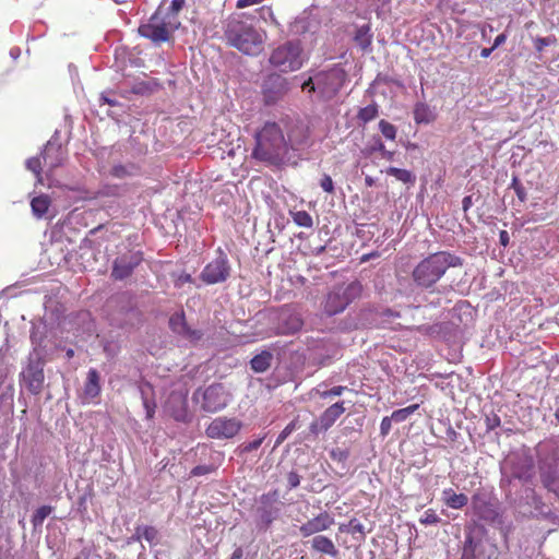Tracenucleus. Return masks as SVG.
<instances>
[{
	"mask_svg": "<svg viewBox=\"0 0 559 559\" xmlns=\"http://www.w3.org/2000/svg\"><path fill=\"white\" fill-rule=\"evenodd\" d=\"M138 538H144L151 546L159 543V533L154 526H142L136 528Z\"/></svg>",
	"mask_w": 559,
	"mask_h": 559,
	"instance_id": "obj_36",
	"label": "nucleus"
},
{
	"mask_svg": "<svg viewBox=\"0 0 559 559\" xmlns=\"http://www.w3.org/2000/svg\"><path fill=\"white\" fill-rule=\"evenodd\" d=\"M500 472V488L507 498H511L516 480L526 484L532 479L534 475L533 460L523 452H511L501 462Z\"/></svg>",
	"mask_w": 559,
	"mask_h": 559,
	"instance_id": "obj_6",
	"label": "nucleus"
},
{
	"mask_svg": "<svg viewBox=\"0 0 559 559\" xmlns=\"http://www.w3.org/2000/svg\"><path fill=\"white\" fill-rule=\"evenodd\" d=\"M201 409L206 413H217L224 409L230 402V394L222 383H213L202 390L199 388L193 393V400L200 402Z\"/></svg>",
	"mask_w": 559,
	"mask_h": 559,
	"instance_id": "obj_12",
	"label": "nucleus"
},
{
	"mask_svg": "<svg viewBox=\"0 0 559 559\" xmlns=\"http://www.w3.org/2000/svg\"><path fill=\"white\" fill-rule=\"evenodd\" d=\"M386 174L395 177L399 181H402L404 183L413 185L416 181V176L407 169H401L397 167H389L386 169Z\"/></svg>",
	"mask_w": 559,
	"mask_h": 559,
	"instance_id": "obj_38",
	"label": "nucleus"
},
{
	"mask_svg": "<svg viewBox=\"0 0 559 559\" xmlns=\"http://www.w3.org/2000/svg\"><path fill=\"white\" fill-rule=\"evenodd\" d=\"M273 358L274 357L271 352L263 350L251 358L250 367L255 373H263L270 369Z\"/></svg>",
	"mask_w": 559,
	"mask_h": 559,
	"instance_id": "obj_30",
	"label": "nucleus"
},
{
	"mask_svg": "<svg viewBox=\"0 0 559 559\" xmlns=\"http://www.w3.org/2000/svg\"><path fill=\"white\" fill-rule=\"evenodd\" d=\"M193 278L190 274L188 273H182L179 275L178 280H177V283H176V286L180 287L182 286L183 284L186 283H192Z\"/></svg>",
	"mask_w": 559,
	"mask_h": 559,
	"instance_id": "obj_63",
	"label": "nucleus"
},
{
	"mask_svg": "<svg viewBox=\"0 0 559 559\" xmlns=\"http://www.w3.org/2000/svg\"><path fill=\"white\" fill-rule=\"evenodd\" d=\"M100 391V374L96 369L91 368L87 371L82 399L87 403L94 402L99 396Z\"/></svg>",
	"mask_w": 559,
	"mask_h": 559,
	"instance_id": "obj_26",
	"label": "nucleus"
},
{
	"mask_svg": "<svg viewBox=\"0 0 559 559\" xmlns=\"http://www.w3.org/2000/svg\"><path fill=\"white\" fill-rule=\"evenodd\" d=\"M414 120L418 124H428L436 119L433 109L424 102H418L414 107Z\"/></svg>",
	"mask_w": 559,
	"mask_h": 559,
	"instance_id": "obj_29",
	"label": "nucleus"
},
{
	"mask_svg": "<svg viewBox=\"0 0 559 559\" xmlns=\"http://www.w3.org/2000/svg\"><path fill=\"white\" fill-rule=\"evenodd\" d=\"M52 510L53 508L50 506H41L34 512L31 519L34 530L43 526L44 521L51 514Z\"/></svg>",
	"mask_w": 559,
	"mask_h": 559,
	"instance_id": "obj_37",
	"label": "nucleus"
},
{
	"mask_svg": "<svg viewBox=\"0 0 559 559\" xmlns=\"http://www.w3.org/2000/svg\"><path fill=\"white\" fill-rule=\"evenodd\" d=\"M321 189L326 192V193H330V194H333L334 193V182L331 178L330 175L328 174H324L322 176V178L320 179V182H319Z\"/></svg>",
	"mask_w": 559,
	"mask_h": 559,
	"instance_id": "obj_51",
	"label": "nucleus"
},
{
	"mask_svg": "<svg viewBox=\"0 0 559 559\" xmlns=\"http://www.w3.org/2000/svg\"><path fill=\"white\" fill-rule=\"evenodd\" d=\"M287 481L288 489L297 488L300 485V476L295 471H292L287 475Z\"/></svg>",
	"mask_w": 559,
	"mask_h": 559,
	"instance_id": "obj_57",
	"label": "nucleus"
},
{
	"mask_svg": "<svg viewBox=\"0 0 559 559\" xmlns=\"http://www.w3.org/2000/svg\"><path fill=\"white\" fill-rule=\"evenodd\" d=\"M320 19L309 11H304L289 24V34L300 36L305 40L313 41L316 35L320 31Z\"/></svg>",
	"mask_w": 559,
	"mask_h": 559,
	"instance_id": "obj_18",
	"label": "nucleus"
},
{
	"mask_svg": "<svg viewBox=\"0 0 559 559\" xmlns=\"http://www.w3.org/2000/svg\"><path fill=\"white\" fill-rule=\"evenodd\" d=\"M224 36L229 46L248 56H258L264 47L265 33L241 16L227 20Z\"/></svg>",
	"mask_w": 559,
	"mask_h": 559,
	"instance_id": "obj_2",
	"label": "nucleus"
},
{
	"mask_svg": "<svg viewBox=\"0 0 559 559\" xmlns=\"http://www.w3.org/2000/svg\"><path fill=\"white\" fill-rule=\"evenodd\" d=\"M348 451L335 449L331 451V457L338 462H345L348 459Z\"/></svg>",
	"mask_w": 559,
	"mask_h": 559,
	"instance_id": "obj_59",
	"label": "nucleus"
},
{
	"mask_svg": "<svg viewBox=\"0 0 559 559\" xmlns=\"http://www.w3.org/2000/svg\"><path fill=\"white\" fill-rule=\"evenodd\" d=\"M419 407L418 404H413L404 408L396 409L392 413L391 418L395 423H403L412 414L415 413Z\"/></svg>",
	"mask_w": 559,
	"mask_h": 559,
	"instance_id": "obj_42",
	"label": "nucleus"
},
{
	"mask_svg": "<svg viewBox=\"0 0 559 559\" xmlns=\"http://www.w3.org/2000/svg\"><path fill=\"white\" fill-rule=\"evenodd\" d=\"M311 544V549L318 554L326 555L332 558H336L338 556V549L331 538L324 535H316L309 542Z\"/></svg>",
	"mask_w": 559,
	"mask_h": 559,
	"instance_id": "obj_27",
	"label": "nucleus"
},
{
	"mask_svg": "<svg viewBox=\"0 0 559 559\" xmlns=\"http://www.w3.org/2000/svg\"><path fill=\"white\" fill-rule=\"evenodd\" d=\"M129 85L130 92L140 96H148L159 87V84L154 79H135Z\"/></svg>",
	"mask_w": 559,
	"mask_h": 559,
	"instance_id": "obj_28",
	"label": "nucleus"
},
{
	"mask_svg": "<svg viewBox=\"0 0 559 559\" xmlns=\"http://www.w3.org/2000/svg\"><path fill=\"white\" fill-rule=\"evenodd\" d=\"M347 80V73L342 64H333L329 68L312 72L302 83V91L316 94L320 100L333 99Z\"/></svg>",
	"mask_w": 559,
	"mask_h": 559,
	"instance_id": "obj_4",
	"label": "nucleus"
},
{
	"mask_svg": "<svg viewBox=\"0 0 559 559\" xmlns=\"http://www.w3.org/2000/svg\"><path fill=\"white\" fill-rule=\"evenodd\" d=\"M141 394H142L143 406H144V408L146 411V417L147 418H152L154 416V413H155L156 404H155V402L150 401L145 396L143 390H141Z\"/></svg>",
	"mask_w": 559,
	"mask_h": 559,
	"instance_id": "obj_52",
	"label": "nucleus"
},
{
	"mask_svg": "<svg viewBox=\"0 0 559 559\" xmlns=\"http://www.w3.org/2000/svg\"><path fill=\"white\" fill-rule=\"evenodd\" d=\"M535 452L543 486L559 497V437L538 442Z\"/></svg>",
	"mask_w": 559,
	"mask_h": 559,
	"instance_id": "obj_5",
	"label": "nucleus"
},
{
	"mask_svg": "<svg viewBox=\"0 0 559 559\" xmlns=\"http://www.w3.org/2000/svg\"><path fill=\"white\" fill-rule=\"evenodd\" d=\"M440 521V518L436 514V512L432 509H428L424 512L423 516L420 518L419 522L424 525H431L436 524Z\"/></svg>",
	"mask_w": 559,
	"mask_h": 559,
	"instance_id": "obj_50",
	"label": "nucleus"
},
{
	"mask_svg": "<svg viewBox=\"0 0 559 559\" xmlns=\"http://www.w3.org/2000/svg\"><path fill=\"white\" fill-rule=\"evenodd\" d=\"M354 41L361 50L366 51L372 43V33L369 24H364L356 28Z\"/></svg>",
	"mask_w": 559,
	"mask_h": 559,
	"instance_id": "obj_31",
	"label": "nucleus"
},
{
	"mask_svg": "<svg viewBox=\"0 0 559 559\" xmlns=\"http://www.w3.org/2000/svg\"><path fill=\"white\" fill-rule=\"evenodd\" d=\"M349 526H352L350 528V534L358 540V542H364L365 538H366V530H365V526L364 524H361L357 519H352L349 521Z\"/></svg>",
	"mask_w": 559,
	"mask_h": 559,
	"instance_id": "obj_45",
	"label": "nucleus"
},
{
	"mask_svg": "<svg viewBox=\"0 0 559 559\" xmlns=\"http://www.w3.org/2000/svg\"><path fill=\"white\" fill-rule=\"evenodd\" d=\"M384 148H385V146L379 136L373 138L372 143L370 145H368L369 153H374V152L381 153Z\"/></svg>",
	"mask_w": 559,
	"mask_h": 559,
	"instance_id": "obj_58",
	"label": "nucleus"
},
{
	"mask_svg": "<svg viewBox=\"0 0 559 559\" xmlns=\"http://www.w3.org/2000/svg\"><path fill=\"white\" fill-rule=\"evenodd\" d=\"M255 146L252 156L272 166L289 164L294 155L289 153L288 142L283 130L276 122H265L255 133Z\"/></svg>",
	"mask_w": 559,
	"mask_h": 559,
	"instance_id": "obj_1",
	"label": "nucleus"
},
{
	"mask_svg": "<svg viewBox=\"0 0 559 559\" xmlns=\"http://www.w3.org/2000/svg\"><path fill=\"white\" fill-rule=\"evenodd\" d=\"M345 412L344 402H337L328 407L319 417V419L311 425V430L314 432L326 431Z\"/></svg>",
	"mask_w": 559,
	"mask_h": 559,
	"instance_id": "obj_24",
	"label": "nucleus"
},
{
	"mask_svg": "<svg viewBox=\"0 0 559 559\" xmlns=\"http://www.w3.org/2000/svg\"><path fill=\"white\" fill-rule=\"evenodd\" d=\"M300 136L299 138H296L295 134H290L289 135V139H288V146H289V153L294 155V159L292 163H296L295 162V157H296V152H299L304 148H306L308 145H309V138L308 135L306 134V132H304L302 130L300 131Z\"/></svg>",
	"mask_w": 559,
	"mask_h": 559,
	"instance_id": "obj_35",
	"label": "nucleus"
},
{
	"mask_svg": "<svg viewBox=\"0 0 559 559\" xmlns=\"http://www.w3.org/2000/svg\"><path fill=\"white\" fill-rule=\"evenodd\" d=\"M294 430V424H289L287 425L283 431L280 433L278 438H277V443H281L282 441H284L287 436Z\"/></svg>",
	"mask_w": 559,
	"mask_h": 559,
	"instance_id": "obj_62",
	"label": "nucleus"
},
{
	"mask_svg": "<svg viewBox=\"0 0 559 559\" xmlns=\"http://www.w3.org/2000/svg\"><path fill=\"white\" fill-rule=\"evenodd\" d=\"M262 91L265 103L274 104L288 91V82L281 74L271 73L264 79Z\"/></svg>",
	"mask_w": 559,
	"mask_h": 559,
	"instance_id": "obj_21",
	"label": "nucleus"
},
{
	"mask_svg": "<svg viewBox=\"0 0 559 559\" xmlns=\"http://www.w3.org/2000/svg\"><path fill=\"white\" fill-rule=\"evenodd\" d=\"M185 0H173L168 8H164V15L171 21H178V13L185 5Z\"/></svg>",
	"mask_w": 559,
	"mask_h": 559,
	"instance_id": "obj_43",
	"label": "nucleus"
},
{
	"mask_svg": "<svg viewBox=\"0 0 559 559\" xmlns=\"http://www.w3.org/2000/svg\"><path fill=\"white\" fill-rule=\"evenodd\" d=\"M346 390V386L336 385L332 389H326L325 385H319L314 391L316 394L319 395L321 399H332L334 396H340L343 394V392Z\"/></svg>",
	"mask_w": 559,
	"mask_h": 559,
	"instance_id": "obj_41",
	"label": "nucleus"
},
{
	"mask_svg": "<svg viewBox=\"0 0 559 559\" xmlns=\"http://www.w3.org/2000/svg\"><path fill=\"white\" fill-rule=\"evenodd\" d=\"M116 310L110 314L112 325L120 329H133L142 323L143 314L133 298L122 294L115 298Z\"/></svg>",
	"mask_w": 559,
	"mask_h": 559,
	"instance_id": "obj_11",
	"label": "nucleus"
},
{
	"mask_svg": "<svg viewBox=\"0 0 559 559\" xmlns=\"http://www.w3.org/2000/svg\"><path fill=\"white\" fill-rule=\"evenodd\" d=\"M463 265V259L448 251L431 253L423 259L412 271V280L416 287L435 292L436 284L447 270Z\"/></svg>",
	"mask_w": 559,
	"mask_h": 559,
	"instance_id": "obj_3",
	"label": "nucleus"
},
{
	"mask_svg": "<svg viewBox=\"0 0 559 559\" xmlns=\"http://www.w3.org/2000/svg\"><path fill=\"white\" fill-rule=\"evenodd\" d=\"M241 428V421L236 418L217 417L206 428V436L212 439H229Z\"/></svg>",
	"mask_w": 559,
	"mask_h": 559,
	"instance_id": "obj_20",
	"label": "nucleus"
},
{
	"mask_svg": "<svg viewBox=\"0 0 559 559\" xmlns=\"http://www.w3.org/2000/svg\"><path fill=\"white\" fill-rule=\"evenodd\" d=\"M284 502L280 500L277 489L262 493L253 507L254 523L259 532H267L272 524L282 516Z\"/></svg>",
	"mask_w": 559,
	"mask_h": 559,
	"instance_id": "obj_8",
	"label": "nucleus"
},
{
	"mask_svg": "<svg viewBox=\"0 0 559 559\" xmlns=\"http://www.w3.org/2000/svg\"><path fill=\"white\" fill-rule=\"evenodd\" d=\"M290 216L299 227L311 228L313 226L312 216L307 211H290Z\"/></svg>",
	"mask_w": 559,
	"mask_h": 559,
	"instance_id": "obj_39",
	"label": "nucleus"
},
{
	"mask_svg": "<svg viewBox=\"0 0 559 559\" xmlns=\"http://www.w3.org/2000/svg\"><path fill=\"white\" fill-rule=\"evenodd\" d=\"M302 324L304 322L298 313L282 311L278 318L277 331L285 335L295 334L301 330Z\"/></svg>",
	"mask_w": 559,
	"mask_h": 559,
	"instance_id": "obj_25",
	"label": "nucleus"
},
{
	"mask_svg": "<svg viewBox=\"0 0 559 559\" xmlns=\"http://www.w3.org/2000/svg\"><path fill=\"white\" fill-rule=\"evenodd\" d=\"M471 508L479 520L493 523L499 518L497 499L487 490H477L471 500Z\"/></svg>",
	"mask_w": 559,
	"mask_h": 559,
	"instance_id": "obj_15",
	"label": "nucleus"
},
{
	"mask_svg": "<svg viewBox=\"0 0 559 559\" xmlns=\"http://www.w3.org/2000/svg\"><path fill=\"white\" fill-rule=\"evenodd\" d=\"M334 524V519L328 512H321L308 520L299 527L302 537L320 535V532L329 530Z\"/></svg>",
	"mask_w": 559,
	"mask_h": 559,
	"instance_id": "obj_23",
	"label": "nucleus"
},
{
	"mask_svg": "<svg viewBox=\"0 0 559 559\" xmlns=\"http://www.w3.org/2000/svg\"><path fill=\"white\" fill-rule=\"evenodd\" d=\"M478 27L480 29L481 37L484 40H487L489 34H491L495 31L493 26L487 23L479 24Z\"/></svg>",
	"mask_w": 559,
	"mask_h": 559,
	"instance_id": "obj_60",
	"label": "nucleus"
},
{
	"mask_svg": "<svg viewBox=\"0 0 559 559\" xmlns=\"http://www.w3.org/2000/svg\"><path fill=\"white\" fill-rule=\"evenodd\" d=\"M59 138L60 132L56 130L40 153L44 164L49 171L60 167L66 159L67 151L62 147Z\"/></svg>",
	"mask_w": 559,
	"mask_h": 559,
	"instance_id": "obj_19",
	"label": "nucleus"
},
{
	"mask_svg": "<svg viewBox=\"0 0 559 559\" xmlns=\"http://www.w3.org/2000/svg\"><path fill=\"white\" fill-rule=\"evenodd\" d=\"M499 242L502 247H507L510 243V236L507 230H500Z\"/></svg>",
	"mask_w": 559,
	"mask_h": 559,
	"instance_id": "obj_64",
	"label": "nucleus"
},
{
	"mask_svg": "<svg viewBox=\"0 0 559 559\" xmlns=\"http://www.w3.org/2000/svg\"><path fill=\"white\" fill-rule=\"evenodd\" d=\"M264 0H237L236 8L237 9H245V8H248V7L260 4Z\"/></svg>",
	"mask_w": 559,
	"mask_h": 559,
	"instance_id": "obj_61",
	"label": "nucleus"
},
{
	"mask_svg": "<svg viewBox=\"0 0 559 559\" xmlns=\"http://www.w3.org/2000/svg\"><path fill=\"white\" fill-rule=\"evenodd\" d=\"M443 501L449 508L462 509L468 503V497L464 493H456L453 489H444Z\"/></svg>",
	"mask_w": 559,
	"mask_h": 559,
	"instance_id": "obj_32",
	"label": "nucleus"
},
{
	"mask_svg": "<svg viewBox=\"0 0 559 559\" xmlns=\"http://www.w3.org/2000/svg\"><path fill=\"white\" fill-rule=\"evenodd\" d=\"M231 264L225 251L218 248L215 258L201 271L199 277L206 285L225 283L231 275Z\"/></svg>",
	"mask_w": 559,
	"mask_h": 559,
	"instance_id": "obj_13",
	"label": "nucleus"
},
{
	"mask_svg": "<svg viewBox=\"0 0 559 559\" xmlns=\"http://www.w3.org/2000/svg\"><path fill=\"white\" fill-rule=\"evenodd\" d=\"M379 114L378 105L371 104L364 108H360L357 115L358 120L362 121L364 123H367L369 121H372L377 118Z\"/></svg>",
	"mask_w": 559,
	"mask_h": 559,
	"instance_id": "obj_40",
	"label": "nucleus"
},
{
	"mask_svg": "<svg viewBox=\"0 0 559 559\" xmlns=\"http://www.w3.org/2000/svg\"><path fill=\"white\" fill-rule=\"evenodd\" d=\"M169 328L175 334L192 344H197L203 337L201 330L192 329L188 325L183 311L175 312L169 318Z\"/></svg>",
	"mask_w": 559,
	"mask_h": 559,
	"instance_id": "obj_22",
	"label": "nucleus"
},
{
	"mask_svg": "<svg viewBox=\"0 0 559 559\" xmlns=\"http://www.w3.org/2000/svg\"><path fill=\"white\" fill-rule=\"evenodd\" d=\"M485 425H486V430L491 431V430L500 427L501 419L496 413L491 412L490 414L486 415Z\"/></svg>",
	"mask_w": 559,
	"mask_h": 559,
	"instance_id": "obj_48",
	"label": "nucleus"
},
{
	"mask_svg": "<svg viewBox=\"0 0 559 559\" xmlns=\"http://www.w3.org/2000/svg\"><path fill=\"white\" fill-rule=\"evenodd\" d=\"M393 419L391 416L383 417L380 424V433L381 436L385 437L390 433L392 428Z\"/></svg>",
	"mask_w": 559,
	"mask_h": 559,
	"instance_id": "obj_54",
	"label": "nucleus"
},
{
	"mask_svg": "<svg viewBox=\"0 0 559 559\" xmlns=\"http://www.w3.org/2000/svg\"><path fill=\"white\" fill-rule=\"evenodd\" d=\"M49 205H50V200L45 194L35 197L31 201L32 212H33L34 216H36L37 218H41L46 215V213L48 212Z\"/></svg>",
	"mask_w": 559,
	"mask_h": 559,
	"instance_id": "obj_34",
	"label": "nucleus"
},
{
	"mask_svg": "<svg viewBox=\"0 0 559 559\" xmlns=\"http://www.w3.org/2000/svg\"><path fill=\"white\" fill-rule=\"evenodd\" d=\"M213 472V467L211 465H197L191 469L192 476H203Z\"/></svg>",
	"mask_w": 559,
	"mask_h": 559,
	"instance_id": "obj_55",
	"label": "nucleus"
},
{
	"mask_svg": "<svg viewBox=\"0 0 559 559\" xmlns=\"http://www.w3.org/2000/svg\"><path fill=\"white\" fill-rule=\"evenodd\" d=\"M263 439L264 438H258V439H254L250 442H246L241 445V452L242 453H249V452H252L254 450H258L262 442H263Z\"/></svg>",
	"mask_w": 559,
	"mask_h": 559,
	"instance_id": "obj_53",
	"label": "nucleus"
},
{
	"mask_svg": "<svg viewBox=\"0 0 559 559\" xmlns=\"http://www.w3.org/2000/svg\"><path fill=\"white\" fill-rule=\"evenodd\" d=\"M497 548L485 536L476 532L467 534L460 559H496Z\"/></svg>",
	"mask_w": 559,
	"mask_h": 559,
	"instance_id": "obj_14",
	"label": "nucleus"
},
{
	"mask_svg": "<svg viewBox=\"0 0 559 559\" xmlns=\"http://www.w3.org/2000/svg\"><path fill=\"white\" fill-rule=\"evenodd\" d=\"M179 25V21H171L164 15V7L160 4L151 17L139 26V34L155 44L165 43Z\"/></svg>",
	"mask_w": 559,
	"mask_h": 559,
	"instance_id": "obj_10",
	"label": "nucleus"
},
{
	"mask_svg": "<svg viewBox=\"0 0 559 559\" xmlns=\"http://www.w3.org/2000/svg\"><path fill=\"white\" fill-rule=\"evenodd\" d=\"M362 292V285L358 281L334 286L325 296L323 311L332 317L343 312L348 305L357 299Z\"/></svg>",
	"mask_w": 559,
	"mask_h": 559,
	"instance_id": "obj_9",
	"label": "nucleus"
},
{
	"mask_svg": "<svg viewBox=\"0 0 559 559\" xmlns=\"http://www.w3.org/2000/svg\"><path fill=\"white\" fill-rule=\"evenodd\" d=\"M143 261V252L138 251H128L120 255H118L112 261V267L110 276L115 281H124L130 277L134 270L142 263Z\"/></svg>",
	"mask_w": 559,
	"mask_h": 559,
	"instance_id": "obj_17",
	"label": "nucleus"
},
{
	"mask_svg": "<svg viewBox=\"0 0 559 559\" xmlns=\"http://www.w3.org/2000/svg\"><path fill=\"white\" fill-rule=\"evenodd\" d=\"M41 156L39 157H31L26 160V168L31 170L38 180H40V170H41Z\"/></svg>",
	"mask_w": 559,
	"mask_h": 559,
	"instance_id": "obj_46",
	"label": "nucleus"
},
{
	"mask_svg": "<svg viewBox=\"0 0 559 559\" xmlns=\"http://www.w3.org/2000/svg\"><path fill=\"white\" fill-rule=\"evenodd\" d=\"M510 188L514 190L516 197L521 202H524L527 198L526 190L524 186L521 183V181L518 179V177H513Z\"/></svg>",
	"mask_w": 559,
	"mask_h": 559,
	"instance_id": "obj_47",
	"label": "nucleus"
},
{
	"mask_svg": "<svg viewBox=\"0 0 559 559\" xmlns=\"http://www.w3.org/2000/svg\"><path fill=\"white\" fill-rule=\"evenodd\" d=\"M111 92H103L99 96V105L118 106L119 102L116 98L109 96Z\"/></svg>",
	"mask_w": 559,
	"mask_h": 559,
	"instance_id": "obj_56",
	"label": "nucleus"
},
{
	"mask_svg": "<svg viewBox=\"0 0 559 559\" xmlns=\"http://www.w3.org/2000/svg\"><path fill=\"white\" fill-rule=\"evenodd\" d=\"M139 174L140 167L133 163L127 165H115L110 170V175L119 179L138 176Z\"/></svg>",
	"mask_w": 559,
	"mask_h": 559,
	"instance_id": "obj_33",
	"label": "nucleus"
},
{
	"mask_svg": "<svg viewBox=\"0 0 559 559\" xmlns=\"http://www.w3.org/2000/svg\"><path fill=\"white\" fill-rule=\"evenodd\" d=\"M556 43L555 36H547V37H537L534 40V47L536 51L542 52L545 47L550 46Z\"/></svg>",
	"mask_w": 559,
	"mask_h": 559,
	"instance_id": "obj_49",
	"label": "nucleus"
},
{
	"mask_svg": "<svg viewBox=\"0 0 559 559\" xmlns=\"http://www.w3.org/2000/svg\"><path fill=\"white\" fill-rule=\"evenodd\" d=\"M379 130L386 140L394 141L396 139L397 130L396 127L391 122L383 119L380 120Z\"/></svg>",
	"mask_w": 559,
	"mask_h": 559,
	"instance_id": "obj_44",
	"label": "nucleus"
},
{
	"mask_svg": "<svg viewBox=\"0 0 559 559\" xmlns=\"http://www.w3.org/2000/svg\"><path fill=\"white\" fill-rule=\"evenodd\" d=\"M22 376L31 393H40L45 379L44 360L37 350L29 354L28 364L23 370Z\"/></svg>",
	"mask_w": 559,
	"mask_h": 559,
	"instance_id": "obj_16",
	"label": "nucleus"
},
{
	"mask_svg": "<svg viewBox=\"0 0 559 559\" xmlns=\"http://www.w3.org/2000/svg\"><path fill=\"white\" fill-rule=\"evenodd\" d=\"M309 56L299 39H289L276 46L269 57L270 64L282 73L295 72L302 68Z\"/></svg>",
	"mask_w": 559,
	"mask_h": 559,
	"instance_id": "obj_7",
	"label": "nucleus"
}]
</instances>
